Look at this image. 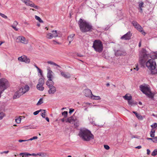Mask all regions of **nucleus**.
<instances>
[{"label":"nucleus","mask_w":157,"mask_h":157,"mask_svg":"<svg viewBox=\"0 0 157 157\" xmlns=\"http://www.w3.org/2000/svg\"><path fill=\"white\" fill-rule=\"evenodd\" d=\"M74 111V109L72 108H71L69 109V113L71 114Z\"/></svg>","instance_id":"nucleus-48"},{"label":"nucleus","mask_w":157,"mask_h":157,"mask_svg":"<svg viewBox=\"0 0 157 157\" xmlns=\"http://www.w3.org/2000/svg\"><path fill=\"white\" fill-rule=\"evenodd\" d=\"M19 155L20 156H23L24 155H24V153H20V154H19Z\"/></svg>","instance_id":"nucleus-64"},{"label":"nucleus","mask_w":157,"mask_h":157,"mask_svg":"<svg viewBox=\"0 0 157 157\" xmlns=\"http://www.w3.org/2000/svg\"><path fill=\"white\" fill-rule=\"evenodd\" d=\"M153 142L154 143H157V136H155L154 138H153Z\"/></svg>","instance_id":"nucleus-45"},{"label":"nucleus","mask_w":157,"mask_h":157,"mask_svg":"<svg viewBox=\"0 0 157 157\" xmlns=\"http://www.w3.org/2000/svg\"><path fill=\"white\" fill-rule=\"evenodd\" d=\"M18 24V23L17 21H14L13 23V25L14 26H16Z\"/></svg>","instance_id":"nucleus-49"},{"label":"nucleus","mask_w":157,"mask_h":157,"mask_svg":"<svg viewBox=\"0 0 157 157\" xmlns=\"http://www.w3.org/2000/svg\"><path fill=\"white\" fill-rule=\"evenodd\" d=\"M35 18L37 20H38L40 23H43V21L41 20L40 18L36 15L35 16Z\"/></svg>","instance_id":"nucleus-32"},{"label":"nucleus","mask_w":157,"mask_h":157,"mask_svg":"<svg viewBox=\"0 0 157 157\" xmlns=\"http://www.w3.org/2000/svg\"><path fill=\"white\" fill-rule=\"evenodd\" d=\"M129 94H126L124 96H123V98L125 100L128 101H130L132 99V97L130 95L129 96H128V95Z\"/></svg>","instance_id":"nucleus-22"},{"label":"nucleus","mask_w":157,"mask_h":157,"mask_svg":"<svg viewBox=\"0 0 157 157\" xmlns=\"http://www.w3.org/2000/svg\"><path fill=\"white\" fill-rule=\"evenodd\" d=\"M104 148L106 150H109L110 148L109 147L108 145H104Z\"/></svg>","instance_id":"nucleus-47"},{"label":"nucleus","mask_w":157,"mask_h":157,"mask_svg":"<svg viewBox=\"0 0 157 157\" xmlns=\"http://www.w3.org/2000/svg\"><path fill=\"white\" fill-rule=\"evenodd\" d=\"M155 130L154 129H151L150 133H155Z\"/></svg>","instance_id":"nucleus-54"},{"label":"nucleus","mask_w":157,"mask_h":157,"mask_svg":"<svg viewBox=\"0 0 157 157\" xmlns=\"http://www.w3.org/2000/svg\"><path fill=\"white\" fill-rule=\"evenodd\" d=\"M132 36V34L131 33V32L129 31L126 34L122 36L121 39L125 40H129L130 39Z\"/></svg>","instance_id":"nucleus-12"},{"label":"nucleus","mask_w":157,"mask_h":157,"mask_svg":"<svg viewBox=\"0 0 157 157\" xmlns=\"http://www.w3.org/2000/svg\"><path fill=\"white\" fill-rule=\"evenodd\" d=\"M42 111H43V112H42L41 113V115L43 118H45V116L46 110H42Z\"/></svg>","instance_id":"nucleus-34"},{"label":"nucleus","mask_w":157,"mask_h":157,"mask_svg":"<svg viewBox=\"0 0 157 157\" xmlns=\"http://www.w3.org/2000/svg\"><path fill=\"white\" fill-rule=\"evenodd\" d=\"M126 54L127 53L125 51H122L119 50H117L115 54L116 56H125Z\"/></svg>","instance_id":"nucleus-16"},{"label":"nucleus","mask_w":157,"mask_h":157,"mask_svg":"<svg viewBox=\"0 0 157 157\" xmlns=\"http://www.w3.org/2000/svg\"><path fill=\"white\" fill-rule=\"evenodd\" d=\"M11 26L15 31H18V29L16 27V26L13 25H11Z\"/></svg>","instance_id":"nucleus-46"},{"label":"nucleus","mask_w":157,"mask_h":157,"mask_svg":"<svg viewBox=\"0 0 157 157\" xmlns=\"http://www.w3.org/2000/svg\"><path fill=\"white\" fill-rule=\"evenodd\" d=\"M42 110V109H40L39 110H37V111H36L35 112H34L33 114L34 115H37V114H38V113L40 111H41Z\"/></svg>","instance_id":"nucleus-43"},{"label":"nucleus","mask_w":157,"mask_h":157,"mask_svg":"<svg viewBox=\"0 0 157 157\" xmlns=\"http://www.w3.org/2000/svg\"><path fill=\"white\" fill-rule=\"evenodd\" d=\"M147 155H149L150 153V151L149 149H147Z\"/></svg>","instance_id":"nucleus-57"},{"label":"nucleus","mask_w":157,"mask_h":157,"mask_svg":"<svg viewBox=\"0 0 157 157\" xmlns=\"http://www.w3.org/2000/svg\"><path fill=\"white\" fill-rule=\"evenodd\" d=\"M76 55L78 56H79V57H82L84 56L83 55H82L81 54L79 53H77Z\"/></svg>","instance_id":"nucleus-51"},{"label":"nucleus","mask_w":157,"mask_h":157,"mask_svg":"<svg viewBox=\"0 0 157 157\" xmlns=\"http://www.w3.org/2000/svg\"><path fill=\"white\" fill-rule=\"evenodd\" d=\"M61 75L65 78H69L71 77L70 74L68 72H63L62 71H60Z\"/></svg>","instance_id":"nucleus-14"},{"label":"nucleus","mask_w":157,"mask_h":157,"mask_svg":"<svg viewBox=\"0 0 157 157\" xmlns=\"http://www.w3.org/2000/svg\"><path fill=\"white\" fill-rule=\"evenodd\" d=\"M75 36V34H71L68 37V40H70V39H73V38Z\"/></svg>","instance_id":"nucleus-39"},{"label":"nucleus","mask_w":157,"mask_h":157,"mask_svg":"<svg viewBox=\"0 0 157 157\" xmlns=\"http://www.w3.org/2000/svg\"><path fill=\"white\" fill-rule=\"evenodd\" d=\"M132 24L133 26L140 32L143 31V29L141 26L136 21H133L132 22Z\"/></svg>","instance_id":"nucleus-10"},{"label":"nucleus","mask_w":157,"mask_h":157,"mask_svg":"<svg viewBox=\"0 0 157 157\" xmlns=\"http://www.w3.org/2000/svg\"><path fill=\"white\" fill-rule=\"evenodd\" d=\"M68 113L67 111H64L62 113V115H63L64 118L67 117Z\"/></svg>","instance_id":"nucleus-36"},{"label":"nucleus","mask_w":157,"mask_h":157,"mask_svg":"<svg viewBox=\"0 0 157 157\" xmlns=\"http://www.w3.org/2000/svg\"><path fill=\"white\" fill-rule=\"evenodd\" d=\"M5 116V114L3 112L0 113V120H2L4 116Z\"/></svg>","instance_id":"nucleus-38"},{"label":"nucleus","mask_w":157,"mask_h":157,"mask_svg":"<svg viewBox=\"0 0 157 157\" xmlns=\"http://www.w3.org/2000/svg\"><path fill=\"white\" fill-rule=\"evenodd\" d=\"M78 135L82 140L85 141H88L94 138V136L91 132L86 129L80 130Z\"/></svg>","instance_id":"nucleus-2"},{"label":"nucleus","mask_w":157,"mask_h":157,"mask_svg":"<svg viewBox=\"0 0 157 157\" xmlns=\"http://www.w3.org/2000/svg\"><path fill=\"white\" fill-rule=\"evenodd\" d=\"M146 65L147 68L151 71V74L155 75L157 74V69L156 68V63L154 59H149L146 63Z\"/></svg>","instance_id":"nucleus-3"},{"label":"nucleus","mask_w":157,"mask_h":157,"mask_svg":"<svg viewBox=\"0 0 157 157\" xmlns=\"http://www.w3.org/2000/svg\"><path fill=\"white\" fill-rule=\"evenodd\" d=\"M22 1L27 6H30L36 9H38L39 8L38 6L35 5L33 2L29 0H22Z\"/></svg>","instance_id":"nucleus-8"},{"label":"nucleus","mask_w":157,"mask_h":157,"mask_svg":"<svg viewBox=\"0 0 157 157\" xmlns=\"http://www.w3.org/2000/svg\"><path fill=\"white\" fill-rule=\"evenodd\" d=\"M48 73L47 75V77L48 78V79H52V71L50 69V68H48Z\"/></svg>","instance_id":"nucleus-19"},{"label":"nucleus","mask_w":157,"mask_h":157,"mask_svg":"<svg viewBox=\"0 0 157 157\" xmlns=\"http://www.w3.org/2000/svg\"><path fill=\"white\" fill-rule=\"evenodd\" d=\"M132 138H139L138 136H133L132 137Z\"/></svg>","instance_id":"nucleus-62"},{"label":"nucleus","mask_w":157,"mask_h":157,"mask_svg":"<svg viewBox=\"0 0 157 157\" xmlns=\"http://www.w3.org/2000/svg\"><path fill=\"white\" fill-rule=\"evenodd\" d=\"M9 82L8 80L5 78L0 79V98L1 94L9 86Z\"/></svg>","instance_id":"nucleus-7"},{"label":"nucleus","mask_w":157,"mask_h":157,"mask_svg":"<svg viewBox=\"0 0 157 157\" xmlns=\"http://www.w3.org/2000/svg\"><path fill=\"white\" fill-rule=\"evenodd\" d=\"M135 148H137V149H140L141 148V146H138L136 147H135Z\"/></svg>","instance_id":"nucleus-61"},{"label":"nucleus","mask_w":157,"mask_h":157,"mask_svg":"<svg viewBox=\"0 0 157 157\" xmlns=\"http://www.w3.org/2000/svg\"><path fill=\"white\" fill-rule=\"evenodd\" d=\"M149 55L145 49L143 48L140 52L139 61L140 63L142 66L144 65L146 60L148 58Z\"/></svg>","instance_id":"nucleus-4"},{"label":"nucleus","mask_w":157,"mask_h":157,"mask_svg":"<svg viewBox=\"0 0 157 157\" xmlns=\"http://www.w3.org/2000/svg\"><path fill=\"white\" fill-rule=\"evenodd\" d=\"M140 90L144 94L148 92L151 90L149 87L147 86L141 85L140 86Z\"/></svg>","instance_id":"nucleus-9"},{"label":"nucleus","mask_w":157,"mask_h":157,"mask_svg":"<svg viewBox=\"0 0 157 157\" xmlns=\"http://www.w3.org/2000/svg\"><path fill=\"white\" fill-rule=\"evenodd\" d=\"M147 139L148 140H151L152 142L153 140V138H147Z\"/></svg>","instance_id":"nucleus-60"},{"label":"nucleus","mask_w":157,"mask_h":157,"mask_svg":"<svg viewBox=\"0 0 157 157\" xmlns=\"http://www.w3.org/2000/svg\"><path fill=\"white\" fill-rule=\"evenodd\" d=\"M84 95L87 97H89L92 96V94L91 90L89 89H86L84 91Z\"/></svg>","instance_id":"nucleus-17"},{"label":"nucleus","mask_w":157,"mask_h":157,"mask_svg":"<svg viewBox=\"0 0 157 157\" xmlns=\"http://www.w3.org/2000/svg\"><path fill=\"white\" fill-rule=\"evenodd\" d=\"M75 120L74 119V118L72 117H71L68 118L67 121H66V122H68L70 123H73L75 122Z\"/></svg>","instance_id":"nucleus-21"},{"label":"nucleus","mask_w":157,"mask_h":157,"mask_svg":"<svg viewBox=\"0 0 157 157\" xmlns=\"http://www.w3.org/2000/svg\"><path fill=\"white\" fill-rule=\"evenodd\" d=\"M17 40L18 42H21L24 44H27L28 43L27 41L26 40L25 38L23 36H18Z\"/></svg>","instance_id":"nucleus-13"},{"label":"nucleus","mask_w":157,"mask_h":157,"mask_svg":"<svg viewBox=\"0 0 157 157\" xmlns=\"http://www.w3.org/2000/svg\"><path fill=\"white\" fill-rule=\"evenodd\" d=\"M37 155H39L40 156L44 157L46 155V153L44 152H40L37 154Z\"/></svg>","instance_id":"nucleus-31"},{"label":"nucleus","mask_w":157,"mask_h":157,"mask_svg":"<svg viewBox=\"0 0 157 157\" xmlns=\"http://www.w3.org/2000/svg\"><path fill=\"white\" fill-rule=\"evenodd\" d=\"M28 141L27 140H18V142H26Z\"/></svg>","instance_id":"nucleus-50"},{"label":"nucleus","mask_w":157,"mask_h":157,"mask_svg":"<svg viewBox=\"0 0 157 157\" xmlns=\"http://www.w3.org/2000/svg\"><path fill=\"white\" fill-rule=\"evenodd\" d=\"M43 103V98H40L37 103L36 105H40Z\"/></svg>","instance_id":"nucleus-35"},{"label":"nucleus","mask_w":157,"mask_h":157,"mask_svg":"<svg viewBox=\"0 0 157 157\" xmlns=\"http://www.w3.org/2000/svg\"><path fill=\"white\" fill-rule=\"evenodd\" d=\"M157 126V123H153L152 125H151V127L152 129H154L156 128Z\"/></svg>","instance_id":"nucleus-40"},{"label":"nucleus","mask_w":157,"mask_h":157,"mask_svg":"<svg viewBox=\"0 0 157 157\" xmlns=\"http://www.w3.org/2000/svg\"><path fill=\"white\" fill-rule=\"evenodd\" d=\"M9 151H4L2 152V153H1V154H3V153H7L9 152Z\"/></svg>","instance_id":"nucleus-58"},{"label":"nucleus","mask_w":157,"mask_h":157,"mask_svg":"<svg viewBox=\"0 0 157 157\" xmlns=\"http://www.w3.org/2000/svg\"><path fill=\"white\" fill-rule=\"evenodd\" d=\"M18 59L19 61L24 62L27 63H29L30 62V59L27 58V57L25 56H23L19 57Z\"/></svg>","instance_id":"nucleus-11"},{"label":"nucleus","mask_w":157,"mask_h":157,"mask_svg":"<svg viewBox=\"0 0 157 157\" xmlns=\"http://www.w3.org/2000/svg\"><path fill=\"white\" fill-rule=\"evenodd\" d=\"M49 88V89L48 91L49 94H54L56 91V87L53 85L52 84Z\"/></svg>","instance_id":"nucleus-15"},{"label":"nucleus","mask_w":157,"mask_h":157,"mask_svg":"<svg viewBox=\"0 0 157 157\" xmlns=\"http://www.w3.org/2000/svg\"><path fill=\"white\" fill-rule=\"evenodd\" d=\"M133 113L135 114L136 117L139 119H142V116L138 114L136 112L133 111Z\"/></svg>","instance_id":"nucleus-26"},{"label":"nucleus","mask_w":157,"mask_h":157,"mask_svg":"<svg viewBox=\"0 0 157 157\" xmlns=\"http://www.w3.org/2000/svg\"><path fill=\"white\" fill-rule=\"evenodd\" d=\"M31 156H37V154H36L35 153H32V154H31Z\"/></svg>","instance_id":"nucleus-59"},{"label":"nucleus","mask_w":157,"mask_h":157,"mask_svg":"<svg viewBox=\"0 0 157 157\" xmlns=\"http://www.w3.org/2000/svg\"><path fill=\"white\" fill-rule=\"evenodd\" d=\"M139 4V7L140 8H141V7H144V2H138Z\"/></svg>","instance_id":"nucleus-37"},{"label":"nucleus","mask_w":157,"mask_h":157,"mask_svg":"<svg viewBox=\"0 0 157 157\" xmlns=\"http://www.w3.org/2000/svg\"><path fill=\"white\" fill-rule=\"evenodd\" d=\"M134 69L135 70L136 69L137 71H138L139 70V68L138 67V65H136V67L135 68H134Z\"/></svg>","instance_id":"nucleus-56"},{"label":"nucleus","mask_w":157,"mask_h":157,"mask_svg":"<svg viewBox=\"0 0 157 157\" xmlns=\"http://www.w3.org/2000/svg\"><path fill=\"white\" fill-rule=\"evenodd\" d=\"M128 103L129 105H132L133 103L134 104V103H133V102L132 101H131V100L128 101Z\"/></svg>","instance_id":"nucleus-53"},{"label":"nucleus","mask_w":157,"mask_h":157,"mask_svg":"<svg viewBox=\"0 0 157 157\" xmlns=\"http://www.w3.org/2000/svg\"><path fill=\"white\" fill-rule=\"evenodd\" d=\"M31 154L27 152L24 153V155L25 156H31Z\"/></svg>","instance_id":"nucleus-52"},{"label":"nucleus","mask_w":157,"mask_h":157,"mask_svg":"<svg viewBox=\"0 0 157 157\" xmlns=\"http://www.w3.org/2000/svg\"><path fill=\"white\" fill-rule=\"evenodd\" d=\"M46 120L48 122L49 121V119L48 117H45Z\"/></svg>","instance_id":"nucleus-63"},{"label":"nucleus","mask_w":157,"mask_h":157,"mask_svg":"<svg viewBox=\"0 0 157 157\" xmlns=\"http://www.w3.org/2000/svg\"><path fill=\"white\" fill-rule=\"evenodd\" d=\"M78 24L82 32L86 33L92 31L93 27L91 24L84 20L80 18L78 21Z\"/></svg>","instance_id":"nucleus-1"},{"label":"nucleus","mask_w":157,"mask_h":157,"mask_svg":"<svg viewBox=\"0 0 157 157\" xmlns=\"http://www.w3.org/2000/svg\"><path fill=\"white\" fill-rule=\"evenodd\" d=\"M0 15L3 18H5V19H7L8 17H7L4 14L2 13H0Z\"/></svg>","instance_id":"nucleus-42"},{"label":"nucleus","mask_w":157,"mask_h":157,"mask_svg":"<svg viewBox=\"0 0 157 157\" xmlns=\"http://www.w3.org/2000/svg\"><path fill=\"white\" fill-rule=\"evenodd\" d=\"M52 33L54 37H56L58 36V34L56 30H53L52 31Z\"/></svg>","instance_id":"nucleus-24"},{"label":"nucleus","mask_w":157,"mask_h":157,"mask_svg":"<svg viewBox=\"0 0 157 157\" xmlns=\"http://www.w3.org/2000/svg\"><path fill=\"white\" fill-rule=\"evenodd\" d=\"M46 84L48 87H49L52 86V84L53 85H54V82L52 79H48L46 82Z\"/></svg>","instance_id":"nucleus-20"},{"label":"nucleus","mask_w":157,"mask_h":157,"mask_svg":"<svg viewBox=\"0 0 157 157\" xmlns=\"http://www.w3.org/2000/svg\"><path fill=\"white\" fill-rule=\"evenodd\" d=\"M37 138H38V137L37 136H33V137L32 138H30L29 139L27 140H28V141H29V140H35V139H37Z\"/></svg>","instance_id":"nucleus-44"},{"label":"nucleus","mask_w":157,"mask_h":157,"mask_svg":"<svg viewBox=\"0 0 157 157\" xmlns=\"http://www.w3.org/2000/svg\"><path fill=\"white\" fill-rule=\"evenodd\" d=\"M157 155V148L155 149L151 153V155L155 156Z\"/></svg>","instance_id":"nucleus-33"},{"label":"nucleus","mask_w":157,"mask_h":157,"mask_svg":"<svg viewBox=\"0 0 157 157\" xmlns=\"http://www.w3.org/2000/svg\"><path fill=\"white\" fill-rule=\"evenodd\" d=\"M34 66L37 69V70L38 71L39 73L40 74V75L41 77H43V74H42V71L39 68L36 64L34 65Z\"/></svg>","instance_id":"nucleus-27"},{"label":"nucleus","mask_w":157,"mask_h":157,"mask_svg":"<svg viewBox=\"0 0 157 157\" xmlns=\"http://www.w3.org/2000/svg\"><path fill=\"white\" fill-rule=\"evenodd\" d=\"M91 98L92 99L95 100H99L101 99V98L100 96H94L93 94L92 95V96H91Z\"/></svg>","instance_id":"nucleus-25"},{"label":"nucleus","mask_w":157,"mask_h":157,"mask_svg":"<svg viewBox=\"0 0 157 157\" xmlns=\"http://www.w3.org/2000/svg\"><path fill=\"white\" fill-rule=\"evenodd\" d=\"M47 38L48 39H51L54 37L53 36L52 34L51 33H48L47 34L46 36Z\"/></svg>","instance_id":"nucleus-30"},{"label":"nucleus","mask_w":157,"mask_h":157,"mask_svg":"<svg viewBox=\"0 0 157 157\" xmlns=\"http://www.w3.org/2000/svg\"><path fill=\"white\" fill-rule=\"evenodd\" d=\"M150 136L151 137L154 138V137H155V134L154 133H150Z\"/></svg>","instance_id":"nucleus-55"},{"label":"nucleus","mask_w":157,"mask_h":157,"mask_svg":"<svg viewBox=\"0 0 157 157\" xmlns=\"http://www.w3.org/2000/svg\"><path fill=\"white\" fill-rule=\"evenodd\" d=\"M29 89V87L28 85H25L23 87H21L15 92L13 97V98L15 99L19 98L21 96L28 92Z\"/></svg>","instance_id":"nucleus-5"},{"label":"nucleus","mask_w":157,"mask_h":157,"mask_svg":"<svg viewBox=\"0 0 157 157\" xmlns=\"http://www.w3.org/2000/svg\"><path fill=\"white\" fill-rule=\"evenodd\" d=\"M43 85H40V84H37L36 86L37 88L40 91H43L44 90V88L43 86Z\"/></svg>","instance_id":"nucleus-23"},{"label":"nucleus","mask_w":157,"mask_h":157,"mask_svg":"<svg viewBox=\"0 0 157 157\" xmlns=\"http://www.w3.org/2000/svg\"><path fill=\"white\" fill-rule=\"evenodd\" d=\"M145 95H146L148 98H151L153 100H154V96L155 94L154 93H152L151 91V90L145 94Z\"/></svg>","instance_id":"nucleus-18"},{"label":"nucleus","mask_w":157,"mask_h":157,"mask_svg":"<svg viewBox=\"0 0 157 157\" xmlns=\"http://www.w3.org/2000/svg\"><path fill=\"white\" fill-rule=\"evenodd\" d=\"M92 47L96 52L99 53L101 52L103 49L102 43L99 40H95L94 41Z\"/></svg>","instance_id":"nucleus-6"},{"label":"nucleus","mask_w":157,"mask_h":157,"mask_svg":"<svg viewBox=\"0 0 157 157\" xmlns=\"http://www.w3.org/2000/svg\"><path fill=\"white\" fill-rule=\"evenodd\" d=\"M43 78H40L39 79V83L38 84H40V85H44V78L42 77Z\"/></svg>","instance_id":"nucleus-28"},{"label":"nucleus","mask_w":157,"mask_h":157,"mask_svg":"<svg viewBox=\"0 0 157 157\" xmlns=\"http://www.w3.org/2000/svg\"><path fill=\"white\" fill-rule=\"evenodd\" d=\"M48 64H50L51 65H54V66H57L59 67H60L57 64H56V63L53 62L52 61H48L47 62Z\"/></svg>","instance_id":"nucleus-29"},{"label":"nucleus","mask_w":157,"mask_h":157,"mask_svg":"<svg viewBox=\"0 0 157 157\" xmlns=\"http://www.w3.org/2000/svg\"><path fill=\"white\" fill-rule=\"evenodd\" d=\"M21 118L20 117L18 118L15 119V121L18 124H19L21 122Z\"/></svg>","instance_id":"nucleus-41"}]
</instances>
